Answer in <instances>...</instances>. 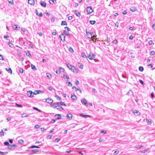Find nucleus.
<instances>
[{
  "mask_svg": "<svg viewBox=\"0 0 155 155\" xmlns=\"http://www.w3.org/2000/svg\"><path fill=\"white\" fill-rule=\"evenodd\" d=\"M95 21H90V23L92 25L94 24L95 23Z\"/></svg>",
  "mask_w": 155,
  "mask_h": 155,
  "instance_id": "nucleus-38",
  "label": "nucleus"
},
{
  "mask_svg": "<svg viewBox=\"0 0 155 155\" xmlns=\"http://www.w3.org/2000/svg\"><path fill=\"white\" fill-rule=\"evenodd\" d=\"M8 3L9 4H12L14 2L13 0H8Z\"/></svg>",
  "mask_w": 155,
  "mask_h": 155,
  "instance_id": "nucleus-37",
  "label": "nucleus"
},
{
  "mask_svg": "<svg viewBox=\"0 0 155 155\" xmlns=\"http://www.w3.org/2000/svg\"><path fill=\"white\" fill-rule=\"evenodd\" d=\"M118 152H119V151H116L114 152V153L115 155H116L118 154Z\"/></svg>",
  "mask_w": 155,
  "mask_h": 155,
  "instance_id": "nucleus-60",
  "label": "nucleus"
},
{
  "mask_svg": "<svg viewBox=\"0 0 155 155\" xmlns=\"http://www.w3.org/2000/svg\"><path fill=\"white\" fill-rule=\"evenodd\" d=\"M40 4L42 6L44 7H45L46 6V3L44 2L41 1Z\"/></svg>",
  "mask_w": 155,
  "mask_h": 155,
  "instance_id": "nucleus-15",
  "label": "nucleus"
},
{
  "mask_svg": "<svg viewBox=\"0 0 155 155\" xmlns=\"http://www.w3.org/2000/svg\"><path fill=\"white\" fill-rule=\"evenodd\" d=\"M64 28H65V29H67L68 30V31H71V30L68 27H65Z\"/></svg>",
  "mask_w": 155,
  "mask_h": 155,
  "instance_id": "nucleus-57",
  "label": "nucleus"
},
{
  "mask_svg": "<svg viewBox=\"0 0 155 155\" xmlns=\"http://www.w3.org/2000/svg\"><path fill=\"white\" fill-rule=\"evenodd\" d=\"M32 151L34 153H36L38 151V149H34L32 150Z\"/></svg>",
  "mask_w": 155,
  "mask_h": 155,
  "instance_id": "nucleus-39",
  "label": "nucleus"
},
{
  "mask_svg": "<svg viewBox=\"0 0 155 155\" xmlns=\"http://www.w3.org/2000/svg\"><path fill=\"white\" fill-rule=\"evenodd\" d=\"M8 153V152H2L0 151V155H5Z\"/></svg>",
  "mask_w": 155,
  "mask_h": 155,
  "instance_id": "nucleus-20",
  "label": "nucleus"
},
{
  "mask_svg": "<svg viewBox=\"0 0 155 155\" xmlns=\"http://www.w3.org/2000/svg\"><path fill=\"white\" fill-rule=\"evenodd\" d=\"M95 57V55L93 53H90L89 54L87 55V58H89L91 60L93 59Z\"/></svg>",
  "mask_w": 155,
  "mask_h": 155,
  "instance_id": "nucleus-2",
  "label": "nucleus"
},
{
  "mask_svg": "<svg viewBox=\"0 0 155 155\" xmlns=\"http://www.w3.org/2000/svg\"><path fill=\"white\" fill-rule=\"evenodd\" d=\"M18 142L19 144H22L24 143V141L22 140H18Z\"/></svg>",
  "mask_w": 155,
  "mask_h": 155,
  "instance_id": "nucleus-30",
  "label": "nucleus"
},
{
  "mask_svg": "<svg viewBox=\"0 0 155 155\" xmlns=\"http://www.w3.org/2000/svg\"><path fill=\"white\" fill-rule=\"evenodd\" d=\"M49 2L50 3V4L53 5V4H54V2L53 0H49Z\"/></svg>",
  "mask_w": 155,
  "mask_h": 155,
  "instance_id": "nucleus-36",
  "label": "nucleus"
},
{
  "mask_svg": "<svg viewBox=\"0 0 155 155\" xmlns=\"http://www.w3.org/2000/svg\"><path fill=\"white\" fill-rule=\"evenodd\" d=\"M13 28L15 30H18L20 28V27L17 25H15Z\"/></svg>",
  "mask_w": 155,
  "mask_h": 155,
  "instance_id": "nucleus-18",
  "label": "nucleus"
},
{
  "mask_svg": "<svg viewBox=\"0 0 155 155\" xmlns=\"http://www.w3.org/2000/svg\"><path fill=\"white\" fill-rule=\"evenodd\" d=\"M41 90H39V91H35L34 92V94L36 95L37 94H39L40 93H41Z\"/></svg>",
  "mask_w": 155,
  "mask_h": 155,
  "instance_id": "nucleus-24",
  "label": "nucleus"
},
{
  "mask_svg": "<svg viewBox=\"0 0 155 155\" xmlns=\"http://www.w3.org/2000/svg\"><path fill=\"white\" fill-rule=\"evenodd\" d=\"M78 67L81 69H83V64H81V63H79L78 64Z\"/></svg>",
  "mask_w": 155,
  "mask_h": 155,
  "instance_id": "nucleus-26",
  "label": "nucleus"
},
{
  "mask_svg": "<svg viewBox=\"0 0 155 155\" xmlns=\"http://www.w3.org/2000/svg\"><path fill=\"white\" fill-rule=\"evenodd\" d=\"M86 10L87 12V14L91 13L93 12V10L90 6L86 8Z\"/></svg>",
  "mask_w": 155,
  "mask_h": 155,
  "instance_id": "nucleus-4",
  "label": "nucleus"
},
{
  "mask_svg": "<svg viewBox=\"0 0 155 155\" xmlns=\"http://www.w3.org/2000/svg\"><path fill=\"white\" fill-rule=\"evenodd\" d=\"M63 77L64 78H65L66 79H69V76L67 74H64Z\"/></svg>",
  "mask_w": 155,
  "mask_h": 155,
  "instance_id": "nucleus-35",
  "label": "nucleus"
},
{
  "mask_svg": "<svg viewBox=\"0 0 155 155\" xmlns=\"http://www.w3.org/2000/svg\"><path fill=\"white\" fill-rule=\"evenodd\" d=\"M39 126L38 125H36L35 126V129H38L39 128Z\"/></svg>",
  "mask_w": 155,
  "mask_h": 155,
  "instance_id": "nucleus-64",
  "label": "nucleus"
},
{
  "mask_svg": "<svg viewBox=\"0 0 155 155\" xmlns=\"http://www.w3.org/2000/svg\"><path fill=\"white\" fill-rule=\"evenodd\" d=\"M75 83L77 85L79 84V81L78 80H76L75 81Z\"/></svg>",
  "mask_w": 155,
  "mask_h": 155,
  "instance_id": "nucleus-63",
  "label": "nucleus"
},
{
  "mask_svg": "<svg viewBox=\"0 0 155 155\" xmlns=\"http://www.w3.org/2000/svg\"><path fill=\"white\" fill-rule=\"evenodd\" d=\"M126 94L128 95H132L133 94V92L131 90H129Z\"/></svg>",
  "mask_w": 155,
  "mask_h": 155,
  "instance_id": "nucleus-12",
  "label": "nucleus"
},
{
  "mask_svg": "<svg viewBox=\"0 0 155 155\" xmlns=\"http://www.w3.org/2000/svg\"><path fill=\"white\" fill-rule=\"evenodd\" d=\"M27 94L28 97H31L33 96L34 93L32 91H29L27 92Z\"/></svg>",
  "mask_w": 155,
  "mask_h": 155,
  "instance_id": "nucleus-3",
  "label": "nucleus"
},
{
  "mask_svg": "<svg viewBox=\"0 0 155 155\" xmlns=\"http://www.w3.org/2000/svg\"><path fill=\"white\" fill-rule=\"evenodd\" d=\"M71 98L74 100H75L77 98V97L75 95H71Z\"/></svg>",
  "mask_w": 155,
  "mask_h": 155,
  "instance_id": "nucleus-17",
  "label": "nucleus"
},
{
  "mask_svg": "<svg viewBox=\"0 0 155 155\" xmlns=\"http://www.w3.org/2000/svg\"><path fill=\"white\" fill-rule=\"evenodd\" d=\"M19 72L20 73H22L24 72V70L22 68H20L19 69Z\"/></svg>",
  "mask_w": 155,
  "mask_h": 155,
  "instance_id": "nucleus-48",
  "label": "nucleus"
},
{
  "mask_svg": "<svg viewBox=\"0 0 155 155\" xmlns=\"http://www.w3.org/2000/svg\"><path fill=\"white\" fill-rule=\"evenodd\" d=\"M118 25H119V23L118 22H116L115 24V26L116 27H118Z\"/></svg>",
  "mask_w": 155,
  "mask_h": 155,
  "instance_id": "nucleus-61",
  "label": "nucleus"
},
{
  "mask_svg": "<svg viewBox=\"0 0 155 155\" xmlns=\"http://www.w3.org/2000/svg\"><path fill=\"white\" fill-rule=\"evenodd\" d=\"M31 68L34 70L35 71V70H37V69H36L35 66V65H34L32 64H31Z\"/></svg>",
  "mask_w": 155,
  "mask_h": 155,
  "instance_id": "nucleus-29",
  "label": "nucleus"
},
{
  "mask_svg": "<svg viewBox=\"0 0 155 155\" xmlns=\"http://www.w3.org/2000/svg\"><path fill=\"white\" fill-rule=\"evenodd\" d=\"M6 70L7 71L8 73L12 74V71L11 69L10 68H6Z\"/></svg>",
  "mask_w": 155,
  "mask_h": 155,
  "instance_id": "nucleus-19",
  "label": "nucleus"
},
{
  "mask_svg": "<svg viewBox=\"0 0 155 155\" xmlns=\"http://www.w3.org/2000/svg\"><path fill=\"white\" fill-rule=\"evenodd\" d=\"M150 45H152L153 44V41L152 40H150L148 42Z\"/></svg>",
  "mask_w": 155,
  "mask_h": 155,
  "instance_id": "nucleus-56",
  "label": "nucleus"
},
{
  "mask_svg": "<svg viewBox=\"0 0 155 155\" xmlns=\"http://www.w3.org/2000/svg\"><path fill=\"white\" fill-rule=\"evenodd\" d=\"M86 33L88 38H89L91 39L92 37V34L89 32L87 31H86Z\"/></svg>",
  "mask_w": 155,
  "mask_h": 155,
  "instance_id": "nucleus-11",
  "label": "nucleus"
},
{
  "mask_svg": "<svg viewBox=\"0 0 155 155\" xmlns=\"http://www.w3.org/2000/svg\"><path fill=\"white\" fill-rule=\"evenodd\" d=\"M66 84H67L70 87H71L72 86V84L70 82L66 81Z\"/></svg>",
  "mask_w": 155,
  "mask_h": 155,
  "instance_id": "nucleus-27",
  "label": "nucleus"
},
{
  "mask_svg": "<svg viewBox=\"0 0 155 155\" xmlns=\"http://www.w3.org/2000/svg\"><path fill=\"white\" fill-rule=\"evenodd\" d=\"M54 117L56 119H60L61 118L60 114H56L55 115Z\"/></svg>",
  "mask_w": 155,
  "mask_h": 155,
  "instance_id": "nucleus-14",
  "label": "nucleus"
},
{
  "mask_svg": "<svg viewBox=\"0 0 155 155\" xmlns=\"http://www.w3.org/2000/svg\"><path fill=\"white\" fill-rule=\"evenodd\" d=\"M26 54L27 56L30 57L31 56L30 53L28 51H27L26 52Z\"/></svg>",
  "mask_w": 155,
  "mask_h": 155,
  "instance_id": "nucleus-28",
  "label": "nucleus"
},
{
  "mask_svg": "<svg viewBox=\"0 0 155 155\" xmlns=\"http://www.w3.org/2000/svg\"><path fill=\"white\" fill-rule=\"evenodd\" d=\"M139 70L140 71H142L143 70V67L140 66L139 68Z\"/></svg>",
  "mask_w": 155,
  "mask_h": 155,
  "instance_id": "nucleus-33",
  "label": "nucleus"
},
{
  "mask_svg": "<svg viewBox=\"0 0 155 155\" xmlns=\"http://www.w3.org/2000/svg\"><path fill=\"white\" fill-rule=\"evenodd\" d=\"M107 132V131H105V130H102V131H101V133H104V134L106 133Z\"/></svg>",
  "mask_w": 155,
  "mask_h": 155,
  "instance_id": "nucleus-59",
  "label": "nucleus"
},
{
  "mask_svg": "<svg viewBox=\"0 0 155 155\" xmlns=\"http://www.w3.org/2000/svg\"><path fill=\"white\" fill-rule=\"evenodd\" d=\"M77 90L78 91H79V92H80V94H81V92H82L81 91V89H80V87H78V89Z\"/></svg>",
  "mask_w": 155,
  "mask_h": 155,
  "instance_id": "nucleus-62",
  "label": "nucleus"
},
{
  "mask_svg": "<svg viewBox=\"0 0 155 155\" xmlns=\"http://www.w3.org/2000/svg\"><path fill=\"white\" fill-rule=\"evenodd\" d=\"M38 15H37V16H39L40 17H42L43 16L42 13L41 12L40 13H39V14L38 13Z\"/></svg>",
  "mask_w": 155,
  "mask_h": 155,
  "instance_id": "nucleus-53",
  "label": "nucleus"
},
{
  "mask_svg": "<svg viewBox=\"0 0 155 155\" xmlns=\"http://www.w3.org/2000/svg\"><path fill=\"white\" fill-rule=\"evenodd\" d=\"M60 104L62 106V105H64L65 106H66V104L63 102H60Z\"/></svg>",
  "mask_w": 155,
  "mask_h": 155,
  "instance_id": "nucleus-47",
  "label": "nucleus"
},
{
  "mask_svg": "<svg viewBox=\"0 0 155 155\" xmlns=\"http://www.w3.org/2000/svg\"><path fill=\"white\" fill-rule=\"evenodd\" d=\"M33 109L35 110H36L38 111L39 112H41V110L38 109V108H37L36 107H33Z\"/></svg>",
  "mask_w": 155,
  "mask_h": 155,
  "instance_id": "nucleus-41",
  "label": "nucleus"
},
{
  "mask_svg": "<svg viewBox=\"0 0 155 155\" xmlns=\"http://www.w3.org/2000/svg\"><path fill=\"white\" fill-rule=\"evenodd\" d=\"M28 115L27 114H22V117H28Z\"/></svg>",
  "mask_w": 155,
  "mask_h": 155,
  "instance_id": "nucleus-32",
  "label": "nucleus"
},
{
  "mask_svg": "<svg viewBox=\"0 0 155 155\" xmlns=\"http://www.w3.org/2000/svg\"><path fill=\"white\" fill-rule=\"evenodd\" d=\"M130 10L131 11L134 12L137 10V9L135 6H133L130 8Z\"/></svg>",
  "mask_w": 155,
  "mask_h": 155,
  "instance_id": "nucleus-9",
  "label": "nucleus"
},
{
  "mask_svg": "<svg viewBox=\"0 0 155 155\" xmlns=\"http://www.w3.org/2000/svg\"><path fill=\"white\" fill-rule=\"evenodd\" d=\"M56 73L58 75H60L61 73L60 71H59V70H56Z\"/></svg>",
  "mask_w": 155,
  "mask_h": 155,
  "instance_id": "nucleus-51",
  "label": "nucleus"
},
{
  "mask_svg": "<svg viewBox=\"0 0 155 155\" xmlns=\"http://www.w3.org/2000/svg\"><path fill=\"white\" fill-rule=\"evenodd\" d=\"M64 33L66 35L70 37V35L68 33H67V31L65 30H64L63 31Z\"/></svg>",
  "mask_w": 155,
  "mask_h": 155,
  "instance_id": "nucleus-25",
  "label": "nucleus"
},
{
  "mask_svg": "<svg viewBox=\"0 0 155 155\" xmlns=\"http://www.w3.org/2000/svg\"><path fill=\"white\" fill-rule=\"evenodd\" d=\"M61 25H67V22L66 21H62L61 22Z\"/></svg>",
  "mask_w": 155,
  "mask_h": 155,
  "instance_id": "nucleus-23",
  "label": "nucleus"
},
{
  "mask_svg": "<svg viewBox=\"0 0 155 155\" xmlns=\"http://www.w3.org/2000/svg\"><path fill=\"white\" fill-rule=\"evenodd\" d=\"M69 51L71 52H73L74 51L73 50L72 48L71 47H70L69 48Z\"/></svg>",
  "mask_w": 155,
  "mask_h": 155,
  "instance_id": "nucleus-44",
  "label": "nucleus"
},
{
  "mask_svg": "<svg viewBox=\"0 0 155 155\" xmlns=\"http://www.w3.org/2000/svg\"><path fill=\"white\" fill-rule=\"evenodd\" d=\"M75 14L77 16L80 17L81 16V14L79 12H77L76 10L75 11Z\"/></svg>",
  "mask_w": 155,
  "mask_h": 155,
  "instance_id": "nucleus-22",
  "label": "nucleus"
},
{
  "mask_svg": "<svg viewBox=\"0 0 155 155\" xmlns=\"http://www.w3.org/2000/svg\"><path fill=\"white\" fill-rule=\"evenodd\" d=\"M51 106H52L54 107H56V106L55 105V103H52L51 104Z\"/></svg>",
  "mask_w": 155,
  "mask_h": 155,
  "instance_id": "nucleus-50",
  "label": "nucleus"
},
{
  "mask_svg": "<svg viewBox=\"0 0 155 155\" xmlns=\"http://www.w3.org/2000/svg\"><path fill=\"white\" fill-rule=\"evenodd\" d=\"M4 144L5 145V146H9V143L8 142H5L4 143Z\"/></svg>",
  "mask_w": 155,
  "mask_h": 155,
  "instance_id": "nucleus-42",
  "label": "nucleus"
},
{
  "mask_svg": "<svg viewBox=\"0 0 155 155\" xmlns=\"http://www.w3.org/2000/svg\"><path fill=\"white\" fill-rule=\"evenodd\" d=\"M72 88L75 91H78L77 90L78 89V88H77L74 86H73L72 87Z\"/></svg>",
  "mask_w": 155,
  "mask_h": 155,
  "instance_id": "nucleus-45",
  "label": "nucleus"
},
{
  "mask_svg": "<svg viewBox=\"0 0 155 155\" xmlns=\"http://www.w3.org/2000/svg\"><path fill=\"white\" fill-rule=\"evenodd\" d=\"M60 140V139L58 138H57L55 139V142H58Z\"/></svg>",
  "mask_w": 155,
  "mask_h": 155,
  "instance_id": "nucleus-58",
  "label": "nucleus"
},
{
  "mask_svg": "<svg viewBox=\"0 0 155 155\" xmlns=\"http://www.w3.org/2000/svg\"><path fill=\"white\" fill-rule=\"evenodd\" d=\"M16 105L18 107H22V105H21V104H16Z\"/></svg>",
  "mask_w": 155,
  "mask_h": 155,
  "instance_id": "nucleus-46",
  "label": "nucleus"
},
{
  "mask_svg": "<svg viewBox=\"0 0 155 155\" xmlns=\"http://www.w3.org/2000/svg\"><path fill=\"white\" fill-rule=\"evenodd\" d=\"M59 70H60L59 71H61V72H64V68L62 67H60V68H59Z\"/></svg>",
  "mask_w": 155,
  "mask_h": 155,
  "instance_id": "nucleus-40",
  "label": "nucleus"
},
{
  "mask_svg": "<svg viewBox=\"0 0 155 155\" xmlns=\"http://www.w3.org/2000/svg\"><path fill=\"white\" fill-rule=\"evenodd\" d=\"M34 147L37 148H39V147L38 146H36L35 145H33L31 147V148H33Z\"/></svg>",
  "mask_w": 155,
  "mask_h": 155,
  "instance_id": "nucleus-49",
  "label": "nucleus"
},
{
  "mask_svg": "<svg viewBox=\"0 0 155 155\" xmlns=\"http://www.w3.org/2000/svg\"><path fill=\"white\" fill-rule=\"evenodd\" d=\"M80 115L82 117L84 118L90 117H91L90 115H84L83 114H80Z\"/></svg>",
  "mask_w": 155,
  "mask_h": 155,
  "instance_id": "nucleus-8",
  "label": "nucleus"
},
{
  "mask_svg": "<svg viewBox=\"0 0 155 155\" xmlns=\"http://www.w3.org/2000/svg\"><path fill=\"white\" fill-rule=\"evenodd\" d=\"M55 105H56V107H58V106H59L60 105V102H58L57 103H55Z\"/></svg>",
  "mask_w": 155,
  "mask_h": 155,
  "instance_id": "nucleus-52",
  "label": "nucleus"
},
{
  "mask_svg": "<svg viewBox=\"0 0 155 155\" xmlns=\"http://www.w3.org/2000/svg\"><path fill=\"white\" fill-rule=\"evenodd\" d=\"M154 51H151L150 53V55H153L154 54Z\"/></svg>",
  "mask_w": 155,
  "mask_h": 155,
  "instance_id": "nucleus-54",
  "label": "nucleus"
},
{
  "mask_svg": "<svg viewBox=\"0 0 155 155\" xmlns=\"http://www.w3.org/2000/svg\"><path fill=\"white\" fill-rule=\"evenodd\" d=\"M57 109L58 110H63V108L60 106L59 105L57 107Z\"/></svg>",
  "mask_w": 155,
  "mask_h": 155,
  "instance_id": "nucleus-31",
  "label": "nucleus"
},
{
  "mask_svg": "<svg viewBox=\"0 0 155 155\" xmlns=\"http://www.w3.org/2000/svg\"><path fill=\"white\" fill-rule=\"evenodd\" d=\"M35 1L34 0H28V3L29 4L31 5H34V4Z\"/></svg>",
  "mask_w": 155,
  "mask_h": 155,
  "instance_id": "nucleus-16",
  "label": "nucleus"
},
{
  "mask_svg": "<svg viewBox=\"0 0 155 155\" xmlns=\"http://www.w3.org/2000/svg\"><path fill=\"white\" fill-rule=\"evenodd\" d=\"M8 45L10 47L12 48L13 47V45L11 43H9L8 44Z\"/></svg>",
  "mask_w": 155,
  "mask_h": 155,
  "instance_id": "nucleus-55",
  "label": "nucleus"
},
{
  "mask_svg": "<svg viewBox=\"0 0 155 155\" xmlns=\"http://www.w3.org/2000/svg\"><path fill=\"white\" fill-rule=\"evenodd\" d=\"M15 147H17V146L15 144L10 145L9 144L7 148L8 149H14L15 148Z\"/></svg>",
  "mask_w": 155,
  "mask_h": 155,
  "instance_id": "nucleus-6",
  "label": "nucleus"
},
{
  "mask_svg": "<svg viewBox=\"0 0 155 155\" xmlns=\"http://www.w3.org/2000/svg\"><path fill=\"white\" fill-rule=\"evenodd\" d=\"M72 115L69 113L67 115V117L68 119L69 120L71 119L72 118Z\"/></svg>",
  "mask_w": 155,
  "mask_h": 155,
  "instance_id": "nucleus-13",
  "label": "nucleus"
},
{
  "mask_svg": "<svg viewBox=\"0 0 155 155\" xmlns=\"http://www.w3.org/2000/svg\"><path fill=\"white\" fill-rule=\"evenodd\" d=\"M53 100L52 99L48 98L46 100V102L52 104L53 102Z\"/></svg>",
  "mask_w": 155,
  "mask_h": 155,
  "instance_id": "nucleus-10",
  "label": "nucleus"
},
{
  "mask_svg": "<svg viewBox=\"0 0 155 155\" xmlns=\"http://www.w3.org/2000/svg\"><path fill=\"white\" fill-rule=\"evenodd\" d=\"M81 102L83 104L85 105L86 106H87L88 105L85 99L84 98L82 99L81 100Z\"/></svg>",
  "mask_w": 155,
  "mask_h": 155,
  "instance_id": "nucleus-5",
  "label": "nucleus"
},
{
  "mask_svg": "<svg viewBox=\"0 0 155 155\" xmlns=\"http://www.w3.org/2000/svg\"><path fill=\"white\" fill-rule=\"evenodd\" d=\"M56 97H57V100L59 101H61V99L60 97L57 96H55Z\"/></svg>",
  "mask_w": 155,
  "mask_h": 155,
  "instance_id": "nucleus-43",
  "label": "nucleus"
},
{
  "mask_svg": "<svg viewBox=\"0 0 155 155\" xmlns=\"http://www.w3.org/2000/svg\"><path fill=\"white\" fill-rule=\"evenodd\" d=\"M59 37L61 40L63 42L65 40V37L64 36V34H61L60 35Z\"/></svg>",
  "mask_w": 155,
  "mask_h": 155,
  "instance_id": "nucleus-7",
  "label": "nucleus"
},
{
  "mask_svg": "<svg viewBox=\"0 0 155 155\" xmlns=\"http://www.w3.org/2000/svg\"><path fill=\"white\" fill-rule=\"evenodd\" d=\"M46 75L47 77L49 78H50L51 77V75L49 73H47Z\"/></svg>",
  "mask_w": 155,
  "mask_h": 155,
  "instance_id": "nucleus-34",
  "label": "nucleus"
},
{
  "mask_svg": "<svg viewBox=\"0 0 155 155\" xmlns=\"http://www.w3.org/2000/svg\"><path fill=\"white\" fill-rule=\"evenodd\" d=\"M81 56L84 58H87V56L84 53H82L81 54Z\"/></svg>",
  "mask_w": 155,
  "mask_h": 155,
  "instance_id": "nucleus-21",
  "label": "nucleus"
},
{
  "mask_svg": "<svg viewBox=\"0 0 155 155\" xmlns=\"http://www.w3.org/2000/svg\"><path fill=\"white\" fill-rule=\"evenodd\" d=\"M67 67L71 70L74 72L77 73L78 70L74 66H72L69 64H67Z\"/></svg>",
  "mask_w": 155,
  "mask_h": 155,
  "instance_id": "nucleus-1",
  "label": "nucleus"
}]
</instances>
